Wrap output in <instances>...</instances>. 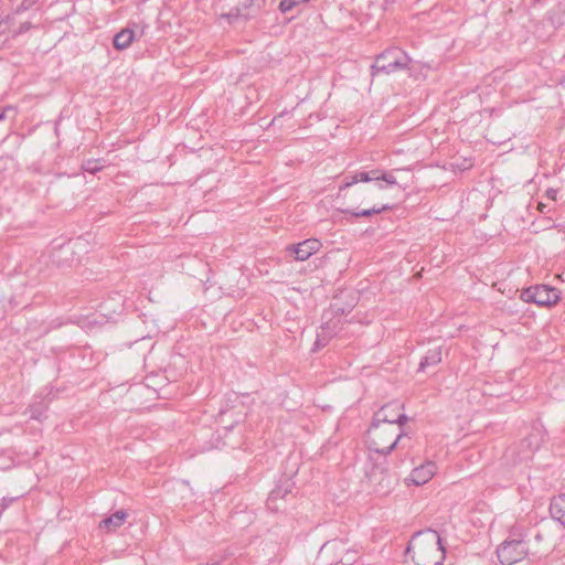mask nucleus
Here are the masks:
<instances>
[{
	"label": "nucleus",
	"mask_w": 565,
	"mask_h": 565,
	"mask_svg": "<svg viewBox=\"0 0 565 565\" xmlns=\"http://www.w3.org/2000/svg\"><path fill=\"white\" fill-rule=\"evenodd\" d=\"M401 409V403L392 402L374 414L369 430L372 435L370 450L386 457L396 448L403 435L401 427L408 420Z\"/></svg>",
	"instance_id": "1"
},
{
	"label": "nucleus",
	"mask_w": 565,
	"mask_h": 565,
	"mask_svg": "<svg viewBox=\"0 0 565 565\" xmlns=\"http://www.w3.org/2000/svg\"><path fill=\"white\" fill-rule=\"evenodd\" d=\"M445 553L439 534L430 529L415 533L406 547L415 565H441Z\"/></svg>",
	"instance_id": "2"
},
{
	"label": "nucleus",
	"mask_w": 565,
	"mask_h": 565,
	"mask_svg": "<svg viewBox=\"0 0 565 565\" xmlns=\"http://www.w3.org/2000/svg\"><path fill=\"white\" fill-rule=\"evenodd\" d=\"M411 57L398 47H391L375 57L371 66L372 76L377 74H392L409 68Z\"/></svg>",
	"instance_id": "3"
},
{
	"label": "nucleus",
	"mask_w": 565,
	"mask_h": 565,
	"mask_svg": "<svg viewBox=\"0 0 565 565\" xmlns=\"http://www.w3.org/2000/svg\"><path fill=\"white\" fill-rule=\"evenodd\" d=\"M360 182H374V185L379 190H384L397 183L396 178L392 172H385L379 169L371 171H358L353 174L344 175L343 183L339 186V194Z\"/></svg>",
	"instance_id": "4"
},
{
	"label": "nucleus",
	"mask_w": 565,
	"mask_h": 565,
	"mask_svg": "<svg viewBox=\"0 0 565 565\" xmlns=\"http://www.w3.org/2000/svg\"><path fill=\"white\" fill-rule=\"evenodd\" d=\"M521 300L532 302L540 307H548L559 299L558 290L547 285H535L521 291Z\"/></svg>",
	"instance_id": "5"
},
{
	"label": "nucleus",
	"mask_w": 565,
	"mask_h": 565,
	"mask_svg": "<svg viewBox=\"0 0 565 565\" xmlns=\"http://www.w3.org/2000/svg\"><path fill=\"white\" fill-rule=\"evenodd\" d=\"M527 554V545L523 540L504 541L497 550L502 565H512L522 561Z\"/></svg>",
	"instance_id": "6"
},
{
	"label": "nucleus",
	"mask_w": 565,
	"mask_h": 565,
	"mask_svg": "<svg viewBox=\"0 0 565 565\" xmlns=\"http://www.w3.org/2000/svg\"><path fill=\"white\" fill-rule=\"evenodd\" d=\"M265 0H244L238 6L232 8L228 12L223 13L221 17L226 19L230 23L238 19L249 20L256 17L262 10Z\"/></svg>",
	"instance_id": "7"
},
{
	"label": "nucleus",
	"mask_w": 565,
	"mask_h": 565,
	"mask_svg": "<svg viewBox=\"0 0 565 565\" xmlns=\"http://www.w3.org/2000/svg\"><path fill=\"white\" fill-rule=\"evenodd\" d=\"M142 35L143 28H140L137 24H134L132 26L128 25L115 34L113 41L114 47L118 51H122L129 47L135 40L140 39Z\"/></svg>",
	"instance_id": "8"
},
{
	"label": "nucleus",
	"mask_w": 565,
	"mask_h": 565,
	"mask_svg": "<svg viewBox=\"0 0 565 565\" xmlns=\"http://www.w3.org/2000/svg\"><path fill=\"white\" fill-rule=\"evenodd\" d=\"M321 247V243L316 238L305 239L303 242L298 243L297 245H292L288 247L295 254L296 260L303 262L307 260L311 255L317 253Z\"/></svg>",
	"instance_id": "9"
},
{
	"label": "nucleus",
	"mask_w": 565,
	"mask_h": 565,
	"mask_svg": "<svg viewBox=\"0 0 565 565\" xmlns=\"http://www.w3.org/2000/svg\"><path fill=\"white\" fill-rule=\"evenodd\" d=\"M435 473L436 465L433 461H427L414 468L407 480L416 486H423L428 482Z\"/></svg>",
	"instance_id": "10"
},
{
	"label": "nucleus",
	"mask_w": 565,
	"mask_h": 565,
	"mask_svg": "<svg viewBox=\"0 0 565 565\" xmlns=\"http://www.w3.org/2000/svg\"><path fill=\"white\" fill-rule=\"evenodd\" d=\"M127 516L128 514L126 511L118 510L111 515L103 519L99 523V529L107 532H114L126 522Z\"/></svg>",
	"instance_id": "11"
},
{
	"label": "nucleus",
	"mask_w": 565,
	"mask_h": 565,
	"mask_svg": "<svg viewBox=\"0 0 565 565\" xmlns=\"http://www.w3.org/2000/svg\"><path fill=\"white\" fill-rule=\"evenodd\" d=\"M392 210V206L388 204H374L369 209L358 210V209H344L341 212L343 214L351 215L353 217H370L372 215L380 214L382 212H386Z\"/></svg>",
	"instance_id": "12"
},
{
	"label": "nucleus",
	"mask_w": 565,
	"mask_h": 565,
	"mask_svg": "<svg viewBox=\"0 0 565 565\" xmlns=\"http://www.w3.org/2000/svg\"><path fill=\"white\" fill-rule=\"evenodd\" d=\"M550 513L553 520L565 526V493L554 497L551 500Z\"/></svg>",
	"instance_id": "13"
},
{
	"label": "nucleus",
	"mask_w": 565,
	"mask_h": 565,
	"mask_svg": "<svg viewBox=\"0 0 565 565\" xmlns=\"http://www.w3.org/2000/svg\"><path fill=\"white\" fill-rule=\"evenodd\" d=\"M49 402L41 396H35L34 401L29 406L30 417L32 419L42 420L45 417Z\"/></svg>",
	"instance_id": "14"
},
{
	"label": "nucleus",
	"mask_w": 565,
	"mask_h": 565,
	"mask_svg": "<svg viewBox=\"0 0 565 565\" xmlns=\"http://www.w3.org/2000/svg\"><path fill=\"white\" fill-rule=\"evenodd\" d=\"M441 362V349L440 347L430 349L427 351L425 356L419 362L418 371L424 372L428 366L437 365Z\"/></svg>",
	"instance_id": "15"
},
{
	"label": "nucleus",
	"mask_w": 565,
	"mask_h": 565,
	"mask_svg": "<svg viewBox=\"0 0 565 565\" xmlns=\"http://www.w3.org/2000/svg\"><path fill=\"white\" fill-rule=\"evenodd\" d=\"M290 492H291V484L289 483V481H287L285 484L278 486L275 489H273L267 499L268 508L277 510L278 507H275L274 503L278 499H284Z\"/></svg>",
	"instance_id": "16"
},
{
	"label": "nucleus",
	"mask_w": 565,
	"mask_h": 565,
	"mask_svg": "<svg viewBox=\"0 0 565 565\" xmlns=\"http://www.w3.org/2000/svg\"><path fill=\"white\" fill-rule=\"evenodd\" d=\"M542 441L541 433L537 430L536 433H532L527 438L523 439L521 441L522 447L529 448V454L523 455V459H526L530 457L532 452L537 450L540 448V444Z\"/></svg>",
	"instance_id": "17"
},
{
	"label": "nucleus",
	"mask_w": 565,
	"mask_h": 565,
	"mask_svg": "<svg viewBox=\"0 0 565 565\" xmlns=\"http://www.w3.org/2000/svg\"><path fill=\"white\" fill-rule=\"evenodd\" d=\"M377 431H380V435H379V437H375V440L380 443V448L385 447L382 444L384 441H386V436L388 437V439H392V438L395 439L396 435L398 434L395 431L393 426H388L387 428H384V429H381V427H380Z\"/></svg>",
	"instance_id": "18"
},
{
	"label": "nucleus",
	"mask_w": 565,
	"mask_h": 565,
	"mask_svg": "<svg viewBox=\"0 0 565 565\" xmlns=\"http://www.w3.org/2000/svg\"><path fill=\"white\" fill-rule=\"evenodd\" d=\"M309 0H281L280 3H279V10L282 13H287L290 10H292L295 7H297V6L301 4V3H306Z\"/></svg>",
	"instance_id": "19"
},
{
	"label": "nucleus",
	"mask_w": 565,
	"mask_h": 565,
	"mask_svg": "<svg viewBox=\"0 0 565 565\" xmlns=\"http://www.w3.org/2000/svg\"><path fill=\"white\" fill-rule=\"evenodd\" d=\"M383 475L381 481L379 482L380 489L377 491H382L383 493H387L392 488V479L388 475L384 472V469L381 471Z\"/></svg>",
	"instance_id": "20"
},
{
	"label": "nucleus",
	"mask_w": 565,
	"mask_h": 565,
	"mask_svg": "<svg viewBox=\"0 0 565 565\" xmlns=\"http://www.w3.org/2000/svg\"><path fill=\"white\" fill-rule=\"evenodd\" d=\"M102 168H103V166L100 164L99 160H87L83 164L84 171L89 172V173H96V172L100 171Z\"/></svg>",
	"instance_id": "21"
},
{
	"label": "nucleus",
	"mask_w": 565,
	"mask_h": 565,
	"mask_svg": "<svg viewBox=\"0 0 565 565\" xmlns=\"http://www.w3.org/2000/svg\"><path fill=\"white\" fill-rule=\"evenodd\" d=\"M344 548V543L342 541H331L326 543L321 551L328 552V551H342Z\"/></svg>",
	"instance_id": "22"
},
{
	"label": "nucleus",
	"mask_w": 565,
	"mask_h": 565,
	"mask_svg": "<svg viewBox=\"0 0 565 565\" xmlns=\"http://www.w3.org/2000/svg\"><path fill=\"white\" fill-rule=\"evenodd\" d=\"M324 330L326 328L322 327L321 328V332L318 333L317 335V341L315 343V345L318 348V347H324L327 343H328V340L329 338L328 337H324Z\"/></svg>",
	"instance_id": "23"
},
{
	"label": "nucleus",
	"mask_w": 565,
	"mask_h": 565,
	"mask_svg": "<svg viewBox=\"0 0 565 565\" xmlns=\"http://www.w3.org/2000/svg\"><path fill=\"white\" fill-rule=\"evenodd\" d=\"M38 0H22L20 6L17 8V13L26 11L30 9Z\"/></svg>",
	"instance_id": "24"
},
{
	"label": "nucleus",
	"mask_w": 565,
	"mask_h": 565,
	"mask_svg": "<svg viewBox=\"0 0 565 565\" xmlns=\"http://www.w3.org/2000/svg\"><path fill=\"white\" fill-rule=\"evenodd\" d=\"M370 192L371 191L369 188L359 189L355 191L356 194H360L362 196L361 203H370L371 202Z\"/></svg>",
	"instance_id": "25"
},
{
	"label": "nucleus",
	"mask_w": 565,
	"mask_h": 565,
	"mask_svg": "<svg viewBox=\"0 0 565 565\" xmlns=\"http://www.w3.org/2000/svg\"><path fill=\"white\" fill-rule=\"evenodd\" d=\"M342 564L351 565L355 562V553L347 551L345 555L340 559Z\"/></svg>",
	"instance_id": "26"
},
{
	"label": "nucleus",
	"mask_w": 565,
	"mask_h": 565,
	"mask_svg": "<svg viewBox=\"0 0 565 565\" xmlns=\"http://www.w3.org/2000/svg\"><path fill=\"white\" fill-rule=\"evenodd\" d=\"M177 486H178V490L179 491H181V492H185L186 491V492L190 493L189 498L192 497L191 489H190L189 482L186 480L178 481Z\"/></svg>",
	"instance_id": "27"
},
{
	"label": "nucleus",
	"mask_w": 565,
	"mask_h": 565,
	"mask_svg": "<svg viewBox=\"0 0 565 565\" xmlns=\"http://www.w3.org/2000/svg\"><path fill=\"white\" fill-rule=\"evenodd\" d=\"M32 28V24L30 22H23L20 24L19 29L13 33V36L23 34L28 32Z\"/></svg>",
	"instance_id": "28"
},
{
	"label": "nucleus",
	"mask_w": 565,
	"mask_h": 565,
	"mask_svg": "<svg viewBox=\"0 0 565 565\" xmlns=\"http://www.w3.org/2000/svg\"><path fill=\"white\" fill-rule=\"evenodd\" d=\"M556 194H557V190L555 189H548L546 191V195L552 199V200H556Z\"/></svg>",
	"instance_id": "29"
},
{
	"label": "nucleus",
	"mask_w": 565,
	"mask_h": 565,
	"mask_svg": "<svg viewBox=\"0 0 565 565\" xmlns=\"http://www.w3.org/2000/svg\"><path fill=\"white\" fill-rule=\"evenodd\" d=\"M17 498H2L0 501H4L8 503V507Z\"/></svg>",
	"instance_id": "30"
},
{
	"label": "nucleus",
	"mask_w": 565,
	"mask_h": 565,
	"mask_svg": "<svg viewBox=\"0 0 565 565\" xmlns=\"http://www.w3.org/2000/svg\"><path fill=\"white\" fill-rule=\"evenodd\" d=\"M7 109L0 108V120L4 119Z\"/></svg>",
	"instance_id": "31"
},
{
	"label": "nucleus",
	"mask_w": 565,
	"mask_h": 565,
	"mask_svg": "<svg viewBox=\"0 0 565 565\" xmlns=\"http://www.w3.org/2000/svg\"><path fill=\"white\" fill-rule=\"evenodd\" d=\"M375 477H376V473L372 472L371 478H375Z\"/></svg>",
	"instance_id": "32"
}]
</instances>
